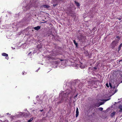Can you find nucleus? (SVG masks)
I'll return each instance as SVG.
<instances>
[{
	"label": "nucleus",
	"mask_w": 122,
	"mask_h": 122,
	"mask_svg": "<svg viewBox=\"0 0 122 122\" xmlns=\"http://www.w3.org/2000/svg\"><path fill=\"white\" fill-rule=\"evenodd\" d=\"M69 93H68V94H69Z\"/></svg>",
	"instance_id": "40"
},
{
	"label": "nucleus",
	"mask_w": 122,
	"mask_h": 122,
	"mask_svg": "<svg viewBox=\"0 0 122 122\" xmlns=\"http://www.w3.org/2000/svg\"><path fill=\"white\" fill-rule=\"evenodd\" d=\"M23 74H24V73H23Z\"/></svg>",
	"instance_id": "39"
},
{
	"label": "nucleus",
	"mask_w": 122,
	"mask_h": 122,
	"mask_svg": "<svg viewBox=\"0 0 122 122\" xmlns=\"http://www.w3.org/2000/svg\"><path fill=\"white\" fill-rule=\"evenodd\" d=\"M121 76L122 77V74L121 75Z\"/></svg>",
	"instance_id": "36"
},
{
	"label": "nucleus",
	"mask_w": 122,
	"mask_h": 122,
	"mask_svg": "<svg viewBox=\"0 0 122 122\" xmlns=\"http://www.w3.org/2000/svg\"><path fill=\"white\" fill-rule=\"evenodd\" d=\"M73 42H74V43L76 45V47H77L78 46V43H76V41L74 40H73Z\"/></svg>",
	"instance_id": "7"
},
{
	"label": "nucleus",
	"mask_w": 122,
	"mask_h": 122,
	"mask_svg": "<svg viewBox=\"0 0 122 122\" xmlns=\"http://www.w3.org/2000/svg\"><path fill=\"white\" fill-rule=\"evenodd\" d=\"M95 106L97 107H99L100 106L99 103H96L95 104Z\"/></svg>",
	"instance_id": "12"
},
{
	"label": "nucleus",
	"mask_w": 122,
	"mask_h": 122,
	"mask_svg": "<svg viewBox=\"0 0 122 122\" xmlns=\"http://www.w3.org/2000/svg\"><path fill=\"white\" fill-rule=\"evenodd\" d=\"M43 6L44 8H48L49 7V6L48 5H43Z\"/></svg>",
	"instance_id": "9"
},
{
	"label": "nucleus",
	"mask_w": 122,
	"mask_h": 122,
	"mask_svg": "<svg viewBox=\"0 0 122 122\" xmlns=\"http://www.w3.org/2000/svg\"><path fill=\"white\" fill-rule=\"evenodd\" d=\"M77 95L74 97V98H76L77 97Z\"/></svg>",
	"instance_id": "28"
},
{
	"label": "nucleus",
	"mask_w": 122,
	"mask_h": 122,
	"mask_svg": "<svg viewBox=\"0 0 122 122\" xmlns=\"http://www.w3.org/2000/svg\"><path fill=\"white\" fill-rule=\"evenodd\" d=\"M98 109L99 110H100L101 111H102L103 109V108L102 107H99V108H98Z\"/></svg>",
	"instance_id": "16"
},
{
	"label": "nucleus",
	"mask_w": 122,
	"mask_h": 122,
	"mask_svg": "<svg viewBox=\"0 0 122 122\" xmlns=\"http://www.w3.org/2000/svg\"><path fill=\"white\" fill-rule=\"evenodd\" d=\"M118 108L120 109L119 112H122V105H120L119 107Z\"/></svg>",
	"instance_id": "5"
},
{
	"label": "nucleus",
	"mask_w": 122,
	"mask_h": 122,
	"mask_svg": "<svg viewBox=\"0 0 122 122\" xmlns=\"http://www.w3.org/2000/svg\"><path fill=\"white\" fill-rule=\"evenodd\" d=\"M117 18L118 19V18ZM118 19L119 20H121V19H122V18H118Z\"/></svg>",
	"instance_id": "22"
},
{
	"label": "nucleus",
	"mask_w": 122,
	"mask_h": 122,
	"mask_svg": "<svg viewBox=\"0 0 122 122\" xmlns=\"http://www.w3.org/2000/svg\"><path fill=\"white\" fill-rule=\"evenodd\" d=\"M31 52H30V53H29L28 54V55H29L31 53Z\"/></svg>",
	"instance_id": "33"
},
{
	"label": "nucleus",
	"mask_w": 122,
	"mask_h": 122,
	"mask_svg": "<svg viewBox=\"0 0 122 122\" xmlns=\"http://www.w3.org/2000/svg\"><path fill=\"white\" fill-rule=\"evenodd\" d=\"M2 55L3 56H8V54L5 53H3L2 54Z\"/></svg>",
	"instance_id": "10"
},
{
	"label": "nucleus",
	"mask_w": 122,
	"mask_h": 122,
	"mask_svg": "<svg viewBox=\"0 0 122 122\" xmlns=\"http://www.w3.org/2000/svg\"><path fill=\"white\" fill-rule=\"evenodd\" d=\"M56 5V4H54V5H53V6H55Z\"/></svg>",
	"instance_id": "27"
},
{
	"label": "nucleus",
	"mask_w": 122,
	"mask_h": 122,
	"mask_svg": "<svg viewBox=\"0 0 122 122\" xmlns=\"http://www.w3.org/2000/svg\"><path fill=\"white\" fill-rule=\"evenodd\" d=\"M104 102H99V106H100L101 105L103 104L104 103Z\"/></svg>",
	"instance_id": "15"
},
{
	"label": "nucleus",
	"mask_w": 122,
	"mask_h": 122,
	"mask_svg": "<svg viewBox=\"0 0 122 122\" xmlns=\"http://www.w3.org/2000/svg\"><path fill=\"white\" fill-rule=\"evenodd\" d=\"M118 43L119 40H115L113 41L110 45V47L112 49H114L115 47L118 45Z\"/></svg>",
	"instance_id": "1"
},
{
	"label": "nucleus",
	"mask_w": 122,
	"mask_h": 122,
	"mask_svg": "<svg viewBox=\"0 0 122 122\" xmlns=\"http://www.w3.org/2000/svg\"><path fill=\"white\" fill-rule=\"evenodd\" d=\"M75 3L76 5L77 6H79L80 5L79 4V3L76 1H75Z\"/></svg>",
	"instance_id": "11"
},
{
	"label": "nucleus",
	"mask_w": 122,
	"mask_h": 122,
	"mask_svg": "<svg viewBox=\"0 0 122 122\" xmlns=\"http://www.w3.org/2000/svg\"><path fill=\"white\" fill-rule=\"evenodd\" d=\"M122 47V43H121L119 46L118 49V51L120 50L121 47Z\"/></svg>",
	"instance_id": "6"
},
{
	"label": "nucleus",
	"mask_w": 122,
	"mask_h": 122,
	"mask_svg": "<svg viewBox=\"0 0 122 122\" xmlns=\"http://www.w3.org/2000/svg\"><path fill=\"white\" fill-rule=\"evenodd\" d=\"M85 53L86 54V56H87L88 55V52L86 51H85Z\"/></svg>",
	"instance_id": "19"
},
{
	"label": "nucleus",
	"mask_w": 122,
	"mask_h": 122,
	"mask_svg": "<svg viewBox=\"0 0 122 122\" xmlns=\"http://www.w3.org/2000/svg\"><path fill=\"white\" fill-rule=\"evenodd\" d=\"M116 38H117L118 39V40H119V38H120L118 36H116Z\"/></svg>",
	"instance_id": "21"
},
{
	"label": "nucleus",
	"mask_w": 122,
	"mask_h": 122,
	"mask_svg": "<svg viewBox=\"0 0 122 122\" xmlns=\"http://www.w3.org/2000/svg\"><path fill=\"white\" fill-rule=\"evenodd\" d=\"M41 26H38L36 27H34V29L36 30H38L41 28Z\"/></svg>",
	"instance_id": "4"
},
{
	"label": "nucleus",
	"mask_w": 122,
	"mask_h": 122,
	"mask_svg": "<svg viewBox=\"0 0 122 122\" xmlns=\"http://www.w3.org/2000/svg\"><path fill=\"white\" fill-rule=\"evenodd\" d=\"M121 83H122V81H121Z\"/></svg>",
	"instance_id": "37"
},
{
	"label": "nucleus",
	"mask_w": 122,
	"mask_h": 122,
	"mask_svg": "<svg viewBox=\"0 0 122 122\" xmlns=\"http://www.w3.org/2000/svg\"><path fill=\"white\" fill-rule=\"evenodd\" d=\"M6 114H7V115H9V114L10 115V114L9 113H7Z\"/></svg>",
	"instance_id": "31"
},
{
	"label": "nucleus",
	"mask_w": 122,
	"mask_h": 122,
	"mask_svg": "<svg viewBox=\"0 0 122 122\" xmlns=\"http://www.w3.org/2000/svg\"><path fill=\"white\" fill-rule=\"evenodd\" d=\"M109 85L110 87H111V88H112V84H111V83H109Z\"/></svg>",
	"instance_id": "18"
},
{
	"label": "nucleus",
	"mask_w": 122,
	"mask_h": 122,
	"mask_svg": "<svg viewBox=\"0 0 122 122\" xmlns=\"http://www.w3.org/2000/svg\"><path fill=\"white\" fill-rule=\"evenodd\" d=\"M42 20V21H44V20Z\"/></svg>",
	"instance_id": "38"
},
{
	"label": "nucleus",
	"mask_w": 122,
	"mask_h": 122,
	"mask_svg": "<svg viewBox=\"0 0 122 122\" xmlns=\"http://www.w3.org/2000/svg\"><path fill=\"white\" fill-rule=\"evenodd\" d=\"M12 48L13 49V50H14V49H15V48H13L12 47Z\"/></svg>",
	"instance_id": "32"
},
{
	"label": "nucleus",
	"mask_w": 122,
	"mask_h": 122,
	"mask_svg": "<svg viewBox=\"0 0 122 122\" xmlns=\"http://www.w3.org/2000/svg\"><path fill=\"white\" fill-rule=\"evenodd\" d=\"M113 88L114 89L115 88H116V86H114L113 87Z\"/></svg>",
	"instance_id": "30"
},
{
	"label": "nucleus",
	"mask_w": 122,
	"mask_h": 122,
	"mask_svg": "<svg viewBox=\"0 0 122 122\" xmlns=\"http://www.w3.org/2000/svg\"><path fill=\"white\" fill-rule=\"evenodd\" d=\"M110 99V98L107 99H102V100H101V101H105L106 102L107 101H108Z\"/></svg>",
	"instance_id": "14"
},
{
	"label": "nucleus",
	"mask_w": 122,
	"mask_h": 122,
	"mask_svg": "<svg viewBox=\"0 0 122 122\" xmlns=\"http://www.w3.org/2000/svg\"><path fill=\"white\" fill-rule=\"evenodd\" d=\"M117 91V90H116L115 91V92H116Z\"/></svg>",
	"instance_id": "29"
},
{
	"label": "nucleus",
	"mask_w": 122,
	"mask_h": 122,
	"mask_svg": "<svg viewBox=\"0 0 122 122\" xmlns=\"http://www.w3.org/2000/svg\"><path fill=\"white\" fill-rule=\"evenodd\" d=\"M122 61V60H120V61H119V62Z\"/></svg>",
	"instance_id": "34"
},
{
	"label": "nucleus",
	"mask_w": 122,
	"mask_h": 122,
	"mask_svg": "<svg viewBox=\"0 0 122 122\" xmlns=\"http://www.w3.org/2000/svg\"><path fill=\"white\" fill-rule=\"evenodd\" d=\"M106 86L108 87H109V85H108V83H106Z\"/></svg>",
	"instance_id": "20"
},
{
	"label": "nucleus",
	"mask_w": 122,
	"mask_h": 122,
	"mask_svg": "<svg viewBox=\"0 0 122 122\" xmlns=\"http://www.w3.org/2000/svg\"><path fill=\"white\" fill-rule=\"evenodd\" d=\"M46 21H45V22H42V23H46Z\"/></svg>",
	"instance_id": "35"
},
{
	"label": "nucleus",
	"mask_w": 122,
	"mask_h": 122,
	"mask_svg": "<svg viewBox=\"0 0 122 122\" xmlns=\"http://www.w3.org/2000/svg\"><path fill=\"white\" fill-rule=\"evenodd\" d=\"M43 111V110H40V111L41 112H42Z\"/></svg>",
	"instance_id": "26"
},
{
	"label": "nucleus",
	"mask_w": 122,
	"mask_h": 122,
	"mask_svg": "<svg viewBox=\"0 0 122 122\" xmlns=\"http://www.w3.org/2000/svg\"><path fill=\"white\" fill-rule=\"evenodd\" d=\"M80 67L81 68L83 69L85 68V66H82V65H81L80 66Z\"/></svg>",
	"instance_id": "17"
},
{
	"label": "nucleus",
	"mask_w": 122,
	"mask_h": 122,
	"mask_svg": "<svg viewBox=\"0 0 122 122\" xmlns=\"http://www.w3.org/2000/svg\"><path fill=\"white\" fill-rule=\"evenodd\" d=\"M76 117H77L79 115L78 109L77 107L76 109Z\"/></svg>",
	"instance_id": "3"
},
{
	"label": "nucleus",
	"mask_w": 122,
	"mask_h": 122,
	"mask_svg": "<svg viewBox=\"0 0 122 122\" xmlns=\"http://www.w3.org/2000/svg\"><path fill=\"white\" fill-rule=\"evenodd\" d=\"M39 46H40L39 47V48H41V46H40V45H38V47H39Z\"/></svg>",
	"instance_id": "23"
},
{
	"label": "nucleus",
	"mask_w": 122,
	"mask_h": 122,
	"mask_svg": "<svg viewBox=\"0 0 122 122\" xmlns=\"http://www.w3.org/2000/svg\"><path fill=\"white\" fill-rule=\"evenodd\" d=\"M60 61H64V60H63V59H60Z\"/></svg>",
	"instance_id": "25"
},
{
	"label": "nucleus",
	"mask_w": 122,
	"mask_h": 122,
	"mask_svg": "<svg viewBox=\"0 0 122 122\" xmlns=\"http://www.w3.org/2000/svg\"><path fill=\"white\" fill-rule=\"evenodd\" d=\"M116 112H114L112 113L111 115V117H112L115 114Z\"/></svg>",
	"instance_id": "8"
},
{
	"label": "nucleus",
	"mask_w": 122,
	"mask_h": 122,
	"mask_svg": "<svg viewBox=\"0 0 122 122\" xmlns=\"http://www.w3.org/2000/svg\"><path fill=\"white\" fill-rule=\"evenodd\" d=\"M33 118L31 117L30 118V119L28 120L27 122H30L32 121L33 120Z\"/></svg>",
	"instance_id": "13"
},
{
	"label": "nucleus",
	"mask_w": 122,
	"mask_h": 122,
	"mask_svg": "<svg viewBox=\"0 0 122 122\" xmlns=\"http://www.w3.org/2000/svg\"><path fill=\"white\" fill-rule=\"evenodd\" d=\"M83 37V36L81 34H80L79 36L78 37V39H79V40L80 41L82 40Z\"/></svg>",
	"instance_id": "2"
},
{
	"label": "nucleus",
	"mask_w": 122,
	"mask_h": 122,
	"mask_svg": "<svg viewBox=\"0 0 122 122\" xmlns=\"http://www.w3.org/2000/svg\"><path fill=\"white\" fill-rule=\"evenodd\" d=\"M93 68L95 69H97V68L96 67H94Z\"/></svg>",
	"instance_id": "24"
}]
</instances>
